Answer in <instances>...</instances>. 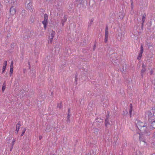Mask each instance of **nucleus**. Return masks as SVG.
<instances>
[{
  "label": "nucleus",
  "instance_id": "f257e3e1",
  "mask_svg": "<svg viewBox=\"0 0 155 155\" xmlns=\"http://www.w3.org/2000/svg\"><path fill=\"white\" fill-rule=\"evenodd\" d=\"M135 123L137 128L140 130L142 131V133L146 136L149 135L150 133L148 132L149 124H147L145 121L136 120Z\"/></svg>",
  "mask_w": 155,
  "mask_h": 155
},
{
  "label": "nucleus",
  "instance_id": "f03ea898",
  "mask_svg": "<svg viewBox=\"0 0 155 155\" xmlns=\"http://www.w3.org/2000/svg\"><path fill=\"white\" fill-rule=\"evenodd\" d=\"M145 116L146 117H147L149 120H154V117L153 115L151 112L150 110H147L145 112Z\"/></svg>",
  "mask_w": 155,
  "mask_h": 155
},
{
  "label": "nucleus",
  "instance_id": "7ed1b4c3",
  "mask_svg": "<svg viewBox=\"0 0 155 155\" xmlns=\"http://www.w3.org/2000/svg\"><path fill=\"white\" fill-rule=\"evenodd\" d=\"M44 20L42 21V23L44 25V28L45 30L46 29L47 25L48 23V15L45 14L44 15Z\"/></svg>",
  "mask_w": 155,
  "mask_h": 155
},
{
  "label": "nucleus",
  "instance_id": "20e7f679",
  "mask_svg": "<svg viewBox=\"0 0 155 155\" xmlns=\"http://www.w3.org/2000/svg\"><path fill=\"white\" fill-rule=\"evenodd\" d=\"M151 123L149 124V127L148 128V132H149V130L153 128H155V119L154 120H150Z\"/></svg>",
  "mask_w": 155,
  "mask_h": 155
},
{
  "label": "nucleus",
  "instance_id": "39448f33",
  "mask_svg": "<svg viewBox=\"0 0 155 155\" xmlns=\"http://www.w3.org/2000/svg\"><path fill=\"white\" fill-rule=\"evenodd\" d=\"M143 52V48L142 45H141L140 47V52L139 54L138 55L137 57V59L138 60H140L141 57L142 56V54Z\"/></svg>",
  "mask_w": 155,
  "mask_h": 155
},
{
  "label": "nucleus",
  "instance_id": "423d86ee",
  "mask_svg": "<svg viewBox=\"0 0 155 155\" xmlns=\"http://www.w3.org/2000/svg\"><path fill=\"white\" fill-rule=\"evenodd\" d=\"M108 31L107 27H106L105 33V37L104 38V42L107 43L108 40Z\"/></svg>",
  "mask_w": 155,
  "mask_h": 155
},
{
  "label": "nucleus",
  "instance_id": "0eeeda50",
  "mask_svg": "<svg viewBox=\"0 0 155 155\" xmlns=\"http://www.w3.org/2000/svg\"><path fill=\"white\" fill-rule=\"evenodd\" d=\"M32 3L31 2H30L26 6V8L30 12H32L33 10L32 8Z\"/></svg>",
  "mask_w": 155,
  "mask_h": 155
},
{
  "label": "nucleus",
  "instance_id": "6e6552de",
  "mask_svg": "<svg viewBox=\"0 0 155 155\" xmlns=\"http://www.w3.org/2000/svg\"><path fill=\"white\" fill-rule=\"evenodd\" d=\"M10 14L11 15H13L15 14L16 13V10L15 8L13 7H12L10 9Z\"/></svg>",
  "mask_w": 155,
  "mask_h": 155
},
{
  "label": "nucleus",
  "instance_id": "1a4fd4ad",
  "mask_svg": "<svg viewBox=\"0 0 155 155\" xmlns=\"http://www.w3.org/2000/svg\"><path fill=\"white\" fill-rule=\"evenodd\" d=\"M20 124L18 123L16 125V128L15 130V133L18 134L19 130L20 128Z\"/></svg>",
  "mask_w": 155,
  "mask_h": 155
},
{
  "label": "nucleus",
  "instance_id": "9d476101",
  "mask_svg": "<svg viewBox=\"0 0 155 155\" xmlns=\"http://www.w3.org/2000/svg\"><path fill=\"white\" fill-rule=\"evenodd\" d=\"M132 104H130V108L129 113L130 116L131 117L132 115Z\"/></svg>",
  "mask_w": 155,
  "mask_h": 155
},
{
  "label": "nucleus",
  "instance_id": "9b49d317",
  "mask_svg": "<svg viewBox=\"0 0 155 155\" xmlns=\"http://www.w3.org/2000/svg\"><path fill=\"white\" fill-rule=\"evenodd\" d=\"M54 37L51 36H49L48 40V42L49 43H52Z\"/></svg>",
  "mask_w": 155,
  "mask_h": 155
},
{
  "label": "nucleus",
  "instance_id": "f8f14e48",
  "mask_svg": "<svg viewBox=\"0 0 155 155\" xmlns=\"http://www.w3.org/2000/svg\"><path fill=\"white\" fill-rule=\"evenodd\" d=\"M67 17L65 16L64 19H62L61 20V23L62 25V26H63L65 22L67 20Z\"/></svg>",
  "mask_w": 155,
  "mask_h": 155
},
{
  "label": "nucleus",
  "instance_id": "ddd939ff",
  "mask_svg": "<svg viewBox=\"0 0 155 155\" xmlns=\"http://www.w3.org/2000/svg\"><path fill=\"white\" fill-rule=\"evenodd\" d=\"M55 34V33L54 31H52L51 32L49 36H51L54 37Z\"/></svg>",
  "mask_w": 155,
  "mask_h": 155
},
{
  "label": "nucleus",
  "instance_id": "4468645a",
  "mask_svg": "<svg viewBox=\"0 0 155 155\" xmlns=\"http://www.w3.org/2000/svg\"><path fill=\"white\" fill-rule=\"evenodd\" d=\"M145 17H146L145 15H143V16L142 18V20L143 21L142 25H143V24L144 22V21L145 20Z\"/></svg>",
  "mask_w": 155,
  "mask_h": 155
},
{
  "label": "nucleus",
  "instance_id": "2eb2a0df",
  "mask_svg": "<svg viewBox=\"0 0 155 155\" xmlns=\"http://www.w3.org/2000/svg\"><path fill=\"white\" fill-rule=\"evenodd\" d=\"M152 112H153V117H154V119H155V108H153Z\"/></svg>",
  "mask_w": 155,
  "mask_h": 155
},
{
  "label": "nucleus",
  "instance_id": "dca6fc26",
  "mask_svg": "<svg viewBox=\"0 0 155 155\" xmlns=\"http://www.w3.org/2000/svg\"><path fill=\"white\" fill-rule=\"evenodd\" d=\"M70 117V114H68V116L67 117V122H70V120L69 119Z\"/></svg>",
  "mask_w": 155,
  "mask_h": 155
},
{
  "label": "nucleus",
  "instance_id": "f3484780",
  "mask_svg": "<svg viewBox=\"0 0 155 155\" xmlns=\"http://www.w3.org/2000/svg\"><path fill=\"white\" fill-rule=\"evenodd\" d=\"M145 69L144 68H143L141 70V75L142 76H143V73L145 71Z\"/></svg>",
  "mask_w": 155,
  "mask_h": 155
},
{
  "label": "nucleus",
  "instance_id": "a211bd4d",
  "mask_svg": "<svg viewBox=\"0 0 155 155\" xmlns=\"http://www.w3.org/2000/svg\"><path fill=\"white\" fill-rule=\"evenodd\" d=\"M13 61H12L11 62V65H10V69H13Z\"/></svg>",
  "mask_w": 155,
  "mask_h": 155
},
{
  "label": "nucleus",
  "instance_id": "6ab92c4d",
  "mask_svg": "<svg viewBox=\"0 0 155 155\" xmlns=\"http://www.w3.org/2000/svg\"><path fill=\"white\" fill-rule=\"evenodd\" d=\"M6 68V67L5 66H3L2 69V71L3 73L4 72V71H5Z\"/></svg>",
  "mask_w": 155,
  "mask_h": 155
},
{
  "label": "nucleus",
  "instance_id": "aec40b11",
  "mask_svg": "<svg viewBox=\"0 0 155 155\" xmlns=\"http://www.w3.org/2000/svg\"><path fill=\"white\" fill-rule=\"evenodd\" d=\"M15 139H13L12 140V147H13V145H14L15 142Z\"/></svg>",
  "mask_w": 155,
  "mask_h": 155
},
{
  "label": "nucleus",
  "instance_id": "412c9836",
  "mask_svg": "<svg viewBox=\"0 0 155 155\" xmlns=\"http://www.w3.org/2000/svg\"><path fill=\"white\" fill-rule=\"evenodd\" d=\"M7 63V61H4V63H3V66H6Z\"/></svg>",
  "mask_w": 155,
  "mask_h": 155
},
{
  "label": "nucleus",
  "instance_id": "4be33fe9",
  "mask_svg": "<svg viewBox=\"0 0 155 155\" xmlns=\"http://www.w3.org/2000/svg\"><path fill=\"white\" fill-rule=\"evenodd\" d=\"M25 130H25V128L23 130V132H22V134H21V136H23L24 135V133H25Z\"/></svg>",
  "mask_w": 155,
  "mask_h": 155
},
{
  "label": "nucleus",
  "instance_id": "5701e85b",
  "mask_svg": "<svg viewBox=\"0 0 155 155\" xmlns=\"http://www.w3.org/2000/svg\"><path fill=\"white\" fill-rule=\"evenodd\" d=\"M13 70V69H10V76H11L12 74Z\"/></svg>",
  "mask_w": 155,
  "mask_h": 155
},
{
  "label": "nucleus",
  "instance_id": "b1692460",
  "mask_svg": "<svg viewBox=\"0 0 155 155\" xmlns=\"http://www.w3.org/2000/svg\"><path fill=\"white\" fill-rule=\"evenodd\" d=\"M5 87H6V86H3V85L2 86V90L3 91H5Z\"/></svg>",
  "mask_w": 155,
  "mask_h": 155
},
{
  "label": "nucleus",
  "instance_id": "393cba45",
  "mask_svg": "<svg viewBox=\"0 0 155 155\" xmlns=\"http://www.w3.org/2000/svg\"><path fill=\"white\" fill-rule=\"evenodd\" d=\"M108 121H107V119L105 120V125L107 126L108 124Z\"/></svg>",
  "mask_w": 155,
  "mask_h": 155
},
{
  "label": "nucleus",
  "instance_id": "a878e982",
  "mask_svg": "<svg viewBox=\"0 0 155 155\" xmlns=\"http://www.w3.org/2000/svg\"><path fill=\"white\" fill-rule=\"evenodd\" d=\"M42 138V137L41 135L39 136V139L40 140H41V139Z\"/></svg>",
  "mask_w": 155,
  "mask_h": 155
},
{
  "label": "nucleus",
  "instance_id": "bb28decb",
  "mask_svg": "<svg viewBox=\"0 0 155 155\" xmlns=\"http://www.w3.org/2000/svg\"><path fill=\"white\" fill-rule=\"evenodd\" d=\"M140 140L141 141H143V142H144L143 140H142V138H141V137L140 136Z\"/></svg>",
  "mask_w": 155,
  "mask_h": 155
},
{
  "label": "nucleus",
  "instance_id": "cd10ccee",
  "mask_svg": "<svg viewBox=\"0 0 155 155\" xmlns=\"http://www.w3.org/2000/svg\"><path fill=\"white\" fill-rule=\"evenodd\" d=\"M68 114H70V109H69L68 110Z\"/></svg>",
  "mask_w": 155,
  "mask_h": 155
},
{
  "label": "nucleus",
  "instance_id": "c85d7f7f",
  "mask_svg": "<svg viewBox=\"0 0 155 155\" xmlns=\"http://www.w3.org/2000/svg\"><path fill=\"white\" fill-rule=\"evenodd\" d=\"M143 68H145V66L144 65V64H143L142 65Z\"/></svg>",
  "mask_w": 155,
  "mask_h": 155
},
{
  "label": "nucleus",
  "instance_id": "c756f323",
  "mask_svg": "<svg viewBox=\"0 0 155 155\" xmlns=\"http://www.w3.org/2000/svg\"><path fill=\"white\" fill-rule=\"evenodd\" d=\"M3 86H6V83H5V81L3 84Z\"/></svg>",
  "mask_w": 155,
  "mask_h": 155
},
{
  "label": "nucleus",
  "instance_id": "7c9ffc66",
  "mask_svg": "<svg viewBox=\"0 0 155 155\" xmlns=\"http://www.w3.org/2000/svg\"><path fill=\"white\" fill-rule=\"evenodd\" d=\"M150 73L151 74H153V71L152 70H151L150 71Z\"/></svg>",
  "mask_w": 155,
  "mask_h": 155
},
{
  "label": "nucleus",
  "instance_id": "2f4dec72",
  "mask_svg": "<svg viewBox=\"0 0 155 155\" xmlns=\"http://www.w3.org/2000/svg\"><path fill=\"white\" fill-rule=\"evenodd\" d=\"M131 8H133V3H131Z\"/></svg>",
  "mask_w": 155,
  "mask_h": 155
},
{
  "label": "nucleus",
  "instance_id": "473e14b6",
  "mask_svg": "<svg viewBox=\"0 0 155 155\" xmlns=\"http://www.w3.org/2000/svg\"><path fill=\"white\" fill-rule=\"evenodd\" d=\"M93 21V19H92L91 20V22H92Z\"/></svg>",
  "mask_w": 155,
  "mask_h": 155
},
{
  "label": "nucleus",
  "instance_id": "72a5a7b5",
  "mask_svg": "<svg viewBox=\"0 0 155 155\" xmlns=\"http://www.w3.org/2000/svg\"><path fill=\"white\" fill-rule=\"evenodd\" d=\"M153 136L155 137V131L154 133L153 134Z\"/></svg>",
  "mask_w": 155,
  "mask_h": 155
},
{
  "label": "nucleus",
  "instance_id": "f704fd0d",
  "mask_svg": "<svg viewBox=\"0 0 155 155\" xmlns=\"http://www.w3.org/2000/svg\"><path fill=\"white\" fill-rule=\"evenodd\" d=\"M25 12V10H22V13H23V12Z\"/></svg>",
  "mask_w": 155,
  "mask_h": 155
},
{
  "label": "nucleus",
  "instance_id": "c9c22d12",
  "mask_svg": "<svg viewBox=\"0 0 155 155\" xmlns=\"http://www.w3.org/2000/svg\"><path fill=\"white\" fill-rule=\"evenodd\" d=\"M29 68H30V64H29Z\"/></svg>",
  "mask_w": 155,
  "mask_h": 155
}]
</instances>
